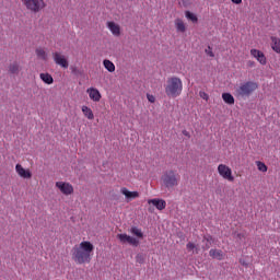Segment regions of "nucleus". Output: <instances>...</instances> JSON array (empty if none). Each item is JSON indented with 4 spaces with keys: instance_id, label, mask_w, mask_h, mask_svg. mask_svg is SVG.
Instances as JSON below:
<instances>
[{
    "instance_id": "obj_1",
    "label": "nucleus",
    "mask_w": 280,
    "mask_h": 280,
    "mask_svg": "<svg viewBox=\"0 0 280 280\" xmlns=\"http://www.w3.org/2000/svg\"><path fill=\"white\" fill-rule=\"evenodd\" d=\"M94 250L95 246L91 242L83 241L72 247L71 259L79 266L91 264Z\"/></svg>"
},
{
    "instance_id": "obj_2",
    "label": "nucleus",
    "mask_w": 280,
    "mask_h": 280,
    "mask_svg": "<svg viewBox=\"0 0 280 280\" xmlns=\"http://www.w3.org/2000/svg\"><path fill=\"white\" fill-rule=\"evenodd\" d=\"M259 90V84L255 81L240 83L234 88V96L236 100H247Z\"/></svg>"
},
{
    "instance_id": "obj_3",
    "label": "nucleus",
    "mask_w": 280,
    "mask_h": 280,
    "mask_svg": "<svg viewBox=\"0 0 280 280\" xmlns=\"http://www.w3.org/2000/svg\"><path fill=\"white\" fill-rule=\"evenodd\" d=\"M165 95L170 98H177L182 95V91L184 90V83L180 78L172 77L168 78L167 83H165Z\"/></svg>"
},
{
    "instance_id": "obj_4",
    "label": "nucleus",
    "mask_w": 280,
    "mask_h": 280,
    "mask_svg": "<svg viewBox=\"0 0 280 280\" xmlns=\"http://www.w3.org/2000/svg\"><path fill=\"white\" fill-rule=\"evenodd\" d=\"M163 185L167 189H172L179 185L180 175L174 171H165L161 177Z\"/></svg>"
},
{
    "instance_id": "obj_5",
    "label": "nucleus",
    "mask_w": 280,
    "mask_h": 280,
    "mask_svg": "<svg viewBox=\"0 0 280 280\" xmlns=\"http://www.w3.org/2000/svg\"><path fill=\"white\" fill-rule=\"evenodd\" d=\"M21 2L32 13H39L47 7L44 0H21Z\"/></svg>"
},
{
    "instance_id": "obj_6",
    "label": "nucleus",
    "mask_w": 280,
    "mask_h": 280,
    "mask_svg": "<svg viewBox=\"0 0 280 280\" xmlns=\"http://www.w3.org/2000/svg\"><path fill=\"white\" fill-rule=\"evenodd\" d=\"M218 173L219 176H221L223 179H226L230 183L234 182L233 171L230 166H226L225 164H219Z\"/></svg>"
},
{
    "instance_id": "obj_7",
    "label": "nucleus",
    "mask_w": 280,
    "mask_h": 280,
    "mask_svg": "<svg viewBox=\"0 0 280 280\" xmlns=\"http://www.w3.org/2000/svg\"><path fill=\"white\" fill-rule=\"evenodd\" d=\"M55 187H57L63 196H71L74 192L73 185L70 183L57 182L55 183Z\"/></svg>"
},
{
    "instance_id": "obj_8",
    "label": "nucleus",
    "mask_w": 280,
    "mask_h": 280,
    "mask_svg": "<svg viewBox=\"0 0 280 280\" xmlns=\"http://www.w3.org/2000/svg\"><path fill=\"white\" fill-rule=\"evenodd\" d=\"M54 62L55 65L61 67L62 69H68L69 68V61L66 59L65 55L55 51L52 54Z\"/></svg>"
},
{
    "instance_id": "obj_9",
    "label": "nucleus",
    "mask_w": 280,
    "mask_h": 280,
    "mask_svg": "<svg viewBox=\"0 0 280 280\" xmlns=\"http://www.w3.org/2000/svg\"><path fill=\"white\" fill-rule=\"evenodd\" d=\"M117 237H118L119 242L122 244L128 243L129 245L135 246V247L140 245V241H138L136 237L130 236L128 234H118Z\"/></svg>"
},
{
    "instance_id": "obj_10",
    "label": "nucleus",
    "mask_w": 280,
    "mask_h": 280,
    "mask_svg": "<svg viewBox=\"0 0 280 280\" xmlns=\"http://www.w3.org/2000/svg\"><path fill=\"white\" fill-rule=\"evenodd\" d=\"M249 55H252V57L256 59L257 62H259L261 66H266L268 63V60L266 59V56L261 50L252 49L249 50Z\"/></svg>"
},
{
    "instance_id": "obj_11",
    "label": "nucleus",
    "mask_w": 280,
    "mask_h": 280,
    "mask_svg": "<svg viewBox=\"0 0 280 280\" xmlns=\"http://www.w3.org/2000/svg\"><path fill=\"white\" fill-rule=\"evenodd\" d=\"M120 194L125 196V199H127V202H130L132 200L140 198V192L128 190L127 187L120 188Z\"/></svg>"
},
{
    "instance_id": "obj_12",
    "label": "nucleus",
    "mask_w": 280,
    "mask_h": 280,
    "mask_svg": "<svg viewBox=\"0 0 280 280\" xmlns=\"http://www.w3.org/2000/svg\"><path fill=\"white\" fill-rule=\"evenodd\" d=\"M16 174L22 179H31L32 178V172L30 168H24L21 164H16L15 166Z\"/></svg>"
},
{
    "instance_id": "obj_13",
    "label": "nucleus",
    "mask_w": 280,
    "mask_h": 280,
    "mask_svg": "<svg viewBox=\"0 0 280 280\" xmlns=\"http://www.w3.org/2000/svg\"><path fill=\"white\" fill-rule=\"evenodd\" d=\"M86 93L89 94L90 100H92L94 103H100L102 95L100 90H97L96 88H89L86 90Z\"/></svg>"
},
{
    "instance_id": "obj_14",
    "label": "nucleus",
    "mask_w": 280,
    "mask_h": 280,
    "mask_svg": "<svg viewBox=\"0 0 280 280\" xmlns=\"http://www.w3.org/2000/svg\"><path fill=\"white\" fill-rule=\"evenodd\" d=\"M148 205H152V207H155V209L160 211L166 209V200L163 199H150L148 200Z\"/></svg>"
},
{
    "instance_id": "obj_15",
    "label": "nucleus",
    "mask_w": 280,
    "mask_h": 280,
    "mask_svg": "<svg viewBox=\"0 0 280 280\" xmlns=\"http://www.w3.org/2000/svg\"><path fill=\"white\" fill-rule=\"evenodd\" d=\"M107 28H109L110 33L114 34V36H121V26H119L115 22H107Z\"/></svg>"
},
{
    "instance_id": "obj_16",
    "label": "nucleus",
    "mask_w": 280,
    "mask_h": 280,
    "mask_svg": "<svg viewBox=\"0 0 280 280\" xmlns=\"http://www.w3.org/2000/svg\"><path fill=\"white\" fill-rule=\"evenodd\" d=\"M209 256L212 257V259H217V260H222L225 257L224 252L220 250V249H210L209 250Z\"/></svg>"
},
{
    "instance_id": "obj_17",
    "label": "nucleus",
    "mask_w": 280,
    "mask_h": 280,
    "mask_svg": "<svg viewBox=\"0 0 280 280\" xmlns=\"http://www.w3.org/2000/svg\"><path fill=\"white\" fill-rule=\"evenodd\" d=\"M174 26H176L177 33L186 32V24H185L184 20H182V19L174 20Z\"/></svg>"
},
{
    "instance_id": "obj_18",
    "label": "nucleus",
    "mask_w": 280,
    "mask_h": 280,
    "mask_svg": "<svg viewBox=\"0 0 280 280\" xmlns=\"http://www.w3.org/2000/svg\"><path fill=\"white\" fill-rule=\"evenodd\" d=\"M270 40H271V49H273L275 52L280 55V38L271 36Z\"/></svg>"
},
{
    "instance_id": "obj_19",
    "label": "nucleus",
    "mask_w": 280,
    "mask_h": 280,
    "mask_svg": "<svg viewBox=\"0 0 280 280\" xmlns=\"http://www.w3.org/2000/svg\"><path fill=\"white\" fill-rule=\"evenodd\" d=\"M81 112H83L84 117L88 118L89 120L95 119V115L93 114V110L91 109V107L83 106L81 107Z\"/></svg>"
},
{
    "instance_id": "obj_20",
    "label": "nucleus",
    "mask_w": 280,
    "mask_h": 280,
    "mask_svg": "<svg viewBox=\"0 0 280 280\" xmlns=\"http://www.w3.org/2000/svg\"><path fill=\"white\" fill-rule=\"evenodd\" d=\"M39 79L42 80V82L48 85H51L54 83V79L49 73H40Z\"/></svg>"
},
{
    "instance_id": "obj_21",
    "label": "nucleus",
    "mask_w": 280,
    "mask_h": 280,
    "mask_svg": "<svg viewBox=\"0 0 280 280\" xmlns=\"http://www.w3.org/2000/svg\"><path fill=\"white\" fill-rule=\"evenodd\" d=\"M21 71V66L20 63H18L16 61H14L13 63H10L9 66V72L12 74H19Z\"/></svg>"
},
{
    "instance_id": "obj_22",
    "label": "nucleus",
    "mask_w": 280,
    "mask_h": 280,
    "mask_svg": "<svg viewBox=\"0 0 280 280\" xmlns=\"http://www.w3.org/2000/svg\"><path fill=\"white\" fill-rule=\"evenodd\" d=\"M222 100H223V103H226L228 105H234L235 103L234 96L230 93H223Z\"/></svg>"
},
{
    "instance_id": "obj_23",
    "label": "nucleus",
    "mask_w": 280,
    "mask_h": 280,
    "mask_svg": "<svg viewBox=\"0 0 280 280\" xmlns=\"http://www.w3.org/2000/svg\"><path fill=\"white\" fill-rule=\"evenodd\" d=\"M103 67H105V69L109 71V73L115 72V65L110 60H103Z\"/></svg>"
},
{
    "instance_id": "obj_24",
    "label": "nucleus",
    "mask_w": 280,
    "mask_h": 280,
    "mask_svg": "<svg viewBox=\"0 0 280 280\" xmlns=\"http://www.w3.org/2000/svg\"><path fill=\"white\" fill-rule=\"evenodd\" d=\"M35 52L38 59L47 60V52L43 48H37Z\"/></svg>"
},
{
    "instance_id": "obj_25",
    "label": "nucleus",
    "mask_w": 280,
    "mask_h": 280,
    "mask_svg": "<svg viewBox=\"0 0 280 280\" xmlns=\"http://www.w3.org/2000/svg\"><path fill=\"white\" fill-rule=\"evenodd\" d=\"M185 16L187 20H190L191 23H198V16H196L192 12L186 11Z\"/></svg>"
},
{
    "instance_id": "obj_26",
    "label": "nucleus",
    "mask_w": 280,
    "mask_h": 280,
    "mask_svg": "<svg viewBox=\"0 0 280 280\" xmlns=\"http://www.w3.org/2000/svg\"><path fill=\"white\" fill-rule=\"evenodd\" d=\"M186 249H187L188 252H192V253H195V254H198V253H199V248L196 246V244H194V243H191V242H189V243L186 244Z\"/></svg>"
},
{
    "instance_id": "obj_27",
    "label": "nucleus",
    "mask_w": 280,
    "mask_h": 280,
    "mask_svg": "<svg viewBox=\"0 0 280 280\" xmlns=\"http://www.w3.org/2000/svg\"><path fill=\"white\" fill-rule=\"evenodd\" d=\"M256 166H257V170L260 171L261 173L268 172V166H266V164L260 161H256Z\"/></svg>"
},
{
    "instance_id": "obj_28",
    "label": "nucleus",
    "mask_w": 280,
    "mask_h": 280,
    "mask_svg": "<svg viewBox=\"0 0 280 280\" xmlns=\"http://www.w3.org/2000/svg\"><path fill=\"white\" fill-rule=\"evenodd\" d=\"M131 233L138 238H142L144 236V234H142V231L136 226L131 228Z\"/></svg>"
},
{
    "instance_id": "obj_29",
    "label": "nucleus",
    "mask_w": 280,
    "mask_h": 280,
    "mask_svg": "<svg viewBox=\"0 0 280 280\" xmlns=\"http://www.w3.org/2000/svg\"><path fill=\"white\" fill-rule=\"evenodd\" d=\"M212 241L213 238L211 235L203 236V242H206V249H209V247H211Z\"/></svg>"
},
{
    "instance_id": "obj_30",
    "label": "nucleus",
    "mask_w": 280,
    "mask_h": 280,
    "mask_svg": "<svg viewBox=\"0 0 280 280\" xmlns=\"http://www.w3.org/2000/svg\"><path fill=\"white\" fill-rule=\"evenodd\" d=\"M137 264H144V256L142 254H138L137 257H135Z\"/></svg>"
},
{
    "instance_id": "obj_31",
    "label": "nucleus",
    "mask_w": 280,
    "mask_h": 280,
    "mask_svg": "<svg viewBox=\"0 0 280 280\" xmlns=\"http://www.w3.org/2000/svg\"><path fill=\"white\" fill-rule=\"evenodd\" d=\"M206 55H208L210 58H214L215 55L212 51L211 46H208V48L205 50Z\"/></svg>"
},
{
    "instance_id": "obj_32",
    "label": "nucleus",
    "mask_w": 280,
    "mask_h": 280,
    "mask_svg": "<svg viewBox=\"0 0 280 280\" xmlns=\"http://www.w3.org/2000/svg\"><path fill=\"white\" fill-rule=\"evenodd\" d=\"M199 96L201 100H203L205 102L209 101V95L207 93H205L203 91H199Z\"/></svg>"
},
{
    "instance_id": "obj_33",
    "label": "nucleus",
    "mask_w": 280,
    "mask_h": 280,
    "mask_svg": "<svg viewBox=\"0 0 280 280\" xmlns=\"http://www.w3.org/2000/svg\"><path fill=\"white\" fill-rule=\"evenodd\" d=\"M147 100L150 103H155V96L151 95V94H147Z\"/></svg>"
},
{
    "instance_id": "obj_34",
    "label": "nucleus",
    "mask_w": 280,
    "mask_h": 280,
    "mask_svg": "<svg viewBox=\"0 0 280 280\" xmlns=\"http://www.w3.org/2000/svg\"><path fill=\"white\" fill-rule=\"evenodd\" d=\"M231 2L234 3V4H237V5L242 4V0H231Z\"/></svg>"
},
{
    "instance_id": "obj_35",
    "label": "nucleus",
    "mask_w": 280,
    "mask_h": 280,
    "mask_svg": "<svg viewBox=\"0 0 280 280\" xmlns=\"http://www.w3.org/2000/svg\"><path fill=\"white\" fill-rule=\"evenodd\" d=\"M240 264L241 266L248 267V264L246 262V260H240Z\"/></svg>"
},
{
    "instance_id": "obj_36",
    "label": "nucleus",
    "mask_w": 280,
    "mask_h": 280,
    "mask_svg": "<svg viewBox=\"0 0 280 280\" xmlns=\"http://www.w3.org/2000/svg\"><path fill=\"white\" fill-rule=\"evenodd\" d=\"M153 211H154L153 207L148 208V212L153 213Z\"/></svg>"
},
{
    "instance_id": "obj_37",
    "label": "nucleus",
    "mask_w": 280,
    "mask_h": 280,
    "mask_svg": "<svg viewBox=\"0 0 280 280\" xmlns=\"http://www.w3.org/2000/svg\"><path fill=\"white\" fill-rule=\"evenodd\" d=\"M255 62L254 61H248V67H254Z\"/></svg>"
},
{
    "instance_id": "obj_38",
    "label": "nucleus",
    "mask_w": 280,
    "mask_h": 280,
    "mask_svg": "<svg viewBox=\"0 0 280 280\" xmlns=\"http://www.w3.org/2000/svg\"><path fill=\"white\" fill-rule=\"evenodd\" d=\"M183 135H185V137H189V133H188V131H183Z\"/></svg>"
}]
</instances>
